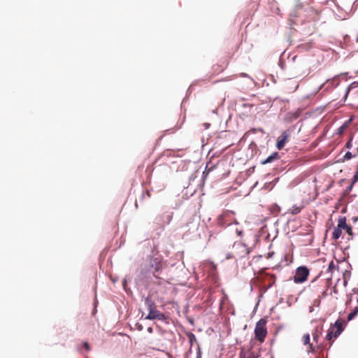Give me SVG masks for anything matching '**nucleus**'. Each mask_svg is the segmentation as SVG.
<instances>
[{"instance_id":"cd10ccee","label":"nucleus","mask_w":358,"mask_h":358,"mask_svg":"<svg viewBox=\"0 0 358 358\" xmlns=\"http://www.w3.org/2000/svg\"><path fill=\"white\" fill-rule=\"evenodd\" d=\"M84 348L87 350H90V345L87 342H85L84 344Z\"/></svg>"},{"instance_id":"f8f14e48","label":"nucleus","mask_w":358,"mask_h":358,"mask_svg":"<svg viewBox=\"0 0 358 358\" xmlns=\"http://www.w3.org/2000/svg\"><path fill=\"white\" fill-rule=\"evenodd\" d=\"M264 280L268 282V287H271L275 282V276L274 275L265 274Z\"/></svg>"},{"instance_id":"b1692460","label":"nucleus","mask_w":358,"mask_h":358,"mask_svg":"<svg viewBox=\"0 0 358 358\" xmlns=\"http://www.w3.org/2000/svg\"><path fill=\"white\" fill-rule=\"evenodd\" d=\"M259 355L255 354L254 352H251L249 353V355L247 356L246 358H258Z\"/></svg>"},{"instance_id":"39448f33","label":"nucleus","mask_w":358,"mask_h":358,"mask_svg":"<svg viewBox=\"0 0 358 358\" xmlns=\"http://www.w3.org/2000/svg\"><path fill=\"white\" fill-rule=\"evenodd\" d=\"M339 227L342 231L344 230L349 236L348 239H351L353 236L352 227L346 222V217L345 216H340L338 217Z\"/></svg>"},{"instance_id":"a211bd4d","label":"nucleus","mask_w":358,"mask_h":358,"mask_svg":"<svg viewBox=\"0 0 358 358\" xmlns=\"http://www.w3.org/2000/svg\"><path fill=\"white\" fill-rule=\"evenodd\" d=\"M320 331H319L317 329H315V332L313 333V341H315V342H317L318 341V339H319V337H320Z\"/></svg>"},{"instance_id":"423d86ee","label":"nucleus","mask_w":358,"mask_h":358,"mask_svg":"<svg viewBox=\"0 0 358 358\" xmlns=\"http://www.w3.org/2000/svg\"><path fill=\"white\" fill-rule=\"evenodd\" d=\"M147 320H166V316L164 313H161L158 310L155 309L149 312L148 315L145 317Z\"/></svg>"},{"instance_id":"5701e85b","label":"nucleus","mask_w":358,"mask_h":358,"mask_svg":"<svg viewBox=\"0 0 358 358\" xmlns=\"http://www.w3.org/2000/svg\"><path fill=\"white\" fill-rule=\"evenodd\" d=\"M188 338H189L191 343H192L193 341H196V337L192 333H190L189 334H188Z\"/></svg>"},{"instance_id":"9d476101","label":"nucleus","mask_w":358,"mask_h":358,"mask_svg":"<svg viewBox=\"0 0 358 358\" xmlns=\"http://www.w3.org/2000/svg\"><path fill=\"white\" fill-rule=\"evenodd\" d=\"M334 327L336 328V331L334 332V338L338 337L343 331V322L341 320H337L335 322Z\"/></svg>"},{"instance_id":"412c9836","label":"nucleus","mask_w":358,"mask_h":358,"mask_svg":"<svg viewBox=\"0 0 358 358\" xmlns=\"http://www.w3.org/2000/svg\"><path fill=\"white\" fill-rule=\"evenodd\" d=\"M355 154H352L351 152H347L345 155H344V159L345 160H349L352 159V157H355Z\"/></svg>"},{"instance_id":"f257e3e1","label":"nucleus","mask_w":358,"mask_h":358,"mask_svg":"<svg viewBox=\"0 0 358 358\" xmlns=\"http://www.w3.org/2000/svg\"><path fill=\"white\" fill-rule=\"evenodd\" d=\"M250 252L247 245L241 242H235L231 250L227 254V259H240L245 257Z\"/></svg>"},{"instance_id":"2eb2a0df","label":"nucleus","mask_w":358,"mask_h":358,"mask_svg":"<svg viewBox=\"0 0 358 358\" xmlns=\"http://www.w3.org/2000/svg\"><path fill=\"white\" fill-rule=\"evenodd\" d=\"M302 206H293L289 210V212L292 214V215H297L299 214L301 211V209H302Z\"/></svg>"},{"instance_id":"a878e982","label":"nucleus","mask_w":358,"mask_h":358,"mask_svg":"<svg viewBox=\"0 0 358 358\" xmlns=\"http://www.w3.org/2000/svg\"><path fill=\"white\" fill-rule=\"evenodd\" d=\"M308 345V352H313L315 351V348H313V344L309 343Z\"/></svg>"},{"instance_id":"6ab92c4d","label":"nucleus","mask_w":358,"mask_h":358,"mask_svg":"<svg viewBox=\"0 0 358 358\" xmlns=\"http://www.w3.org/2000/svg\"><path fill=\"white\" fill-rule=\"evenodd\" d=\"M302 341L305 345L310 343V335L308 334H304Z\"/></svg>"},{"instance_id":"7ed1b4c3","label":"nucleus","mask_w":358,"mask_h":358,"mask_svg":"<svg viewBox=\"0 0 358 358\" xmlns=\"http://www.w3.org/2000/svg\"><path fill=\"white\" fill-rule=\"evenodd\" d=\"M149 266L150 268L153 269V275L156 278L161 279L162 277H160L159 275L161 274L164 268V264L161 259L158 257H151L150 259Z\"/></svg>"},{"instance_id":"dca6fc26","label":"nucleus","mask_w":358,"mask_h":358,"mask_svg":"<svg viewBox=\"0 0 358 358\" xmlns=\"http://www.w3.org/2000/svg\"><path fill=\"white\" fill-rule=\"evenodd\" d=\"M312 48L310 43H303L298 45L297 48L299 51L308 50Z\"/></svg>"},{"instance_id":"f03ea898","label":"nucleus","mask_w":358,"mask_h":358,"mask_svg":"<svg viewBox=\"0 0 358 358\" xmlns=\"http://www.w3.org/2000/svg\"><path fill=\"white\" fill-rule=\"evenodd\" d=\"M266 323L267 320L266 318H261L255 325V337L261 343L264 342L268 334Z\"/></svg>"},{"instance_id":"7c9ffc66","label":"nucleus","mask_w":358,"mask_h":358,"mask_svg":"<svg viewBox=\"0 0 358 358\" xmlns=\"http://www.w3.org/2000/svg\"><path fill=\"white\" fill-rule=\"evenodd\" d=\"M334 293H337V290H336V286H334Z\"/></svg>"},{"instance_id":"0eeeda50","label":"nucleus","mask_w":358,"mask_h":358,"mask_svg":"<svg viewBox=\"0 0 358 358\" xmlns=\"http://www.w3.org/2000/svg\"><path fill=\"white\" fill-rule=\"evenodd\" d=\"M337 269V266L334 262V261H331L329 264L328 268L327 269V273H329L330 275L327 278V282H326V289L329 288V287L331 285V277L333 275V273Z\"/></svg>"},{"instance_id":"4be33fe9","label":"nucleus","mask_w":358,"mask_h":358,"mask_svg":"<svg viewBox=\"0 0 358 358\" xmlns=\"http://www.w3.org/2000/svg\"><path fill=\"white\" fill-rule=\"evenodd\" d=\"M358 181V170L355 172L352 182V185H355Z\"/></svg>"},{"instance_id":"9b49d317","label":"nucleus","mask_w":358,"mask_h":358,"mask_svg":"<svg viewBox=\"0 0 358 358\" xmlns=\"http://www.w3.org/2000/svg\"><path fill=\"white\" fill-rule=\"evenodd\" d=\"M342 234V229L339 227V223L338 222L337 227H334L332 233V238L335 241L338 240Z\"/></svg>"},{"instance_id":"393cba45","label":"nucleus","mask_w":358,"mask_h":358,"mask_svg":"<svg viewBox=\"0 0 358 358\" xmlns=\"http://www.w3.org/2000/svg\"><path fill=\"white\" fill-rule=\"evenodd\" d=\"M230 215V213H224L223 215H222L220 217V222L221 223V224H224V223L222 222V220H224L225 217H227V216H229Z\"/></svg>"},{"instance_id":"20e7f679","label":"nucleus","mask_w":358,"mask_h":358,"mask_svg":"<svg viewBox=\"0 0 358 358\" xmlns=\"http://www.w3.org/2000/svg\"><path fill=\"white\" fill-rule=\"evenodd\" d=\"M309 275V269L304 266L298 267L296 269L295 274L294 275V282L295 283H302L307 280Z\"/></svg>"},{"instance_id":"4468645a","label":"nucleus","mask_w":358,"mask_h":358,"mask_svg":"<svg viewBox=\"0 0 358 358\" xmlns=\"http://www.w3.org/2000/svg\"><path fill=\"white\" fill-rule=\"evenodd\" d=\"M145 303L149 312L156 309L155 303L151 299L146 298L145 300Z\"/></svg>"},{"instance_id":"bb28decb","label":"nucleus","mask_w":358,"mask_h":358,"mask_svg":"<svg viewBox=\"0 0 358 358\" xmlns=\"http://www.w3.org/2000/svg\"><path fill=\"white\" fill-rule=\"evenodd\" d=\"M346 148L350 149L352 147V138H350L345 145Z\"/></svg>"},{"instance_id":"2f4dec72","label":"nucleus","mask_w":358,"mask_h":358,"mask_svg":"<svg viewBox=\"0 0 358 358\" xmlns=\"http://www.w3.org/2000/svg\"><path fill=\"white\" fill-rule=\"evenodd\" d=\"M343 284L345 286L347 285V280L345 279H344Z\"/></svg>"},{"instance_id":"c756f323","label":"nucleus","mask_w":358,"mask_h":358,"mask_svg":"<svg viewBox=\"0 0 358 358\" xmlns=\"http://www.w3.org/2000/svg\"><path fill=\"white\" fill-rule=\"evenodd\" d=\"M153 331L152 328V327H148V331L150 332V333H152Z\"/></svg>"},{"instance_id":"1a4fd4ad","label":"nucleus","mask_w":358,"mask_h":358,"mask_svg":"<svg viewBox=\"0 0 358 358\" xmlns=\"http://www.w3.org/2000/svg\"><path fill=\"white\" fill-rule=\"evenodd\" d=\"M279 159V155L277 152H273L272 155L268 156L265 160L261 162L262 164H266L268 163H271L273 161Z\"/></svg>"},{"instance_id":"f3484780","label":"nucleus","mask_w":358,"mask_h":358,"mask_svg":"<svg viewBox=\"0 0 358 358\" xmlns=\"http://www.w3.org/2000/svg\"><path fill=\"white\" fill-rule=\"evenodd\" d=\"M358 313V306H355L353 309V310L349 313L348 316V320L350 321L352 320L355 315Z\"/></svg>"},{"instance_id":"ddd939ff","label":"nucleus","mask_w":358,"mask_h":358,"mask_svg":"<svg viewBox=\"0 0 358 358\" xmlns=\"http://www.w3.org/2000/svg\"><path fill=\"white\" fill-rule=\"evenodd\" d=\"M351 122V120H346L338 129V134L342 135L345 131L349 127V125Z\"/></svg>"},{"instance_id":"c85d7f7f","label":"nucleus","mask_w":358,"mask_h":358,"mask_svg":"<svg viewBox=\"0 0 358 358\" xmlns=\"http://www.w3.org/2000/svg\"><path fill=\"white\" fill-rule=\"evenodd\" d=\"M354 185H352V182H351L350 185L347 188V192H351Z\"/></svg>"},{"instance_id":"aec40b11","label":"nucleus","mask_w":358,"mask_h":358,"mask_svg":"<svg viewBox=\"0 0 358 358\" xmlns=\"http://www.w3.org/2000/svg\"><path fill=\"white\" fill-rule=\"evenodd\" d=\"M333 337H334V329H332L329 330V331L327 334L326 338L328 341H331Z\"/></svg>"},{"instance_id":"6e6552de","label":"nucleus","mask_w":358,"mask_h":358,"mask_svg":"<svg viewBox=\"0 0 358 358\" xmlns=\"http://www.w3.org/2000/svg\"><path fill=\"white\" fill-rule=\"evenodd\" d=\"M289 137L288 134L284 131L278 138L276 143V147L278 150H281L285 146L287 138Z\"/></svg>"}]
</instances>
